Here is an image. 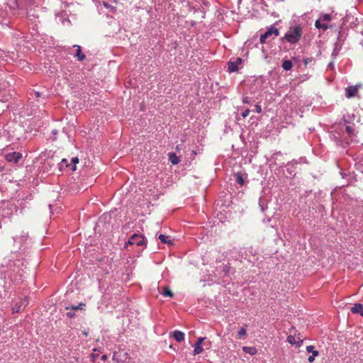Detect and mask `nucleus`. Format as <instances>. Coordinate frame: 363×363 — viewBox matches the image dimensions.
Returning <instances> with one entry per match:
<instances>
[{
	"mask_svg": "<svg viewBox=\"0 0 363 363\" xmlns=\"http://www.w3.org/2000/svg\"><path fill=\"white\" fill-rule=\"evenodd\" d=\"M236 182L241 186L245 184L244 178L241 173L238 172L235 174Z\"/></svg>",
	"mask_w": 363,
	"mask_h": 363,
	"instance_id": "nucleus-19",
	"label": "nucleus"
},
{
	"mask_svg": "<svg viewBox=\"0 0 363 363\" xmlns=\"http://www.w3.org/2000/svg\"><path fill=\"white\" fill-rule=\"evenodd\" d=\"M162 295L165 297L172 298V297H173L174 294L168 286H164L163 292H162Z\"/></svg>",
	"mask_w": 363,
	"mask_h": 363,
	"instance_id": "nucleus-18",
	"label": "nucleus"
},
{
	"mask_svg": "<svg viewBox=\"0 0 363 363\" xmlns=\"http://www.w3.org/2000/svg\"><path fill=\"white\" fill-rule=\"evenodd\" d=\"M319 352H313V354L311 355L308 357V362H313L314 360H315V357H317L318 355Z\"/></svg>",
	"mask_w": 363,
	"mask_h": 363,
	"instance_id": "nucleus-29",
	"label": "nucleus"
},
{
	"mask_svg": "<svg viewBox=\"0 0 363 363\" xmlns=\"http://www.w3.org/2000/svg\"><path fill=\"white\" fill-rule=\"evenodd\" d=\"M255 111L257 113H261L262 112V108H261V106L258 105V104H256L255 106Z\"/></svg>",
	"mask_w": 363,
	"mask_h": 363,
	"instance_id": "nucleus-36",
	"label": "nucleus"
},
{
	"mask_svg": "<svg viewBox=\"0 0 363 363\" xmlns=\"http://www.w3.org/2000/svg\"><path fill=\"white\" fill-rule=\"evenodd\" d=\"M287 342L291 345H294L296 342V337L290 335L287 337Z\"/></svg>",
	"mask_w": 363,
	"mask_h": 363,
	"instance_id": "nucleus-27",
	"label": "nucleus"
},
{
	"mask_svg": "<svg viewBox=\"0 0 363 363\" xmlns=\"http://www.w3.org/2000/svg\"><path fill=\"white\" fill-rule=\"evenodd\" d=\"M84 334L86 336H87V335H88V333H86V332H84Z\"/></svg>",
	"mask_w": 363,
	"mask_h": 363,
	"instance_id": "nucleus-46",
	"label": "nucleus"
},
{
	"mask_svg": "<svg viewBox=\"0 0 363 363\" xmlns=\"http://www.w3.org/2000/svg\"><path fill=\"white\" fill-rule=\"evenodd\" d=\"M169 160L171 162L172 164H177L180 160L177 156V155L174 152H169L168 153Z\"/></svg>",
	"mask_w": 363,
	"mask_h": 363,
	"instance_id": "nucleus-16",
	"label": "nucleus"
},
{
	"mask_svg": "<svg viewBox=\"0 0 363 363\" xmlns=\"http://www.w3.org/2000/svg\"><path fill=\"white\" fill-rule=\"evenodd\" d=\"M107 359V356L106 354H104L102 357H101V359L105 361L106 359Z\"/></svg>",
	"mask_w": 363,
	"mask_h": 363,
	"instance_id": "nucleus-45",
	"label": "nucleus"
},
{
	"mask_svg": "<svg viewBox=\"0 0 363 363\" xmlns=\"http://www.w3.org/2000/svg\"><path fill=\"white\" fill-rule=\"evenodd\" d=\"M296 344L298 347H301L303 345V340L298 338V340L296 341Z\"/></svg>",
	"mask_w": 363,
	"mask_h": 363,
	"instance_id": "nucleus-40",
	"label": "nucleus"
},
{
	"mask_svg": "<svg viewBox=\"0 0 363 363\" xmlns=\"http://www.w3.org/2000/svg\"><path fill=\"white\" fill-rule=\"evenodd\" d=\"M16 57V54L13 52H6L0 49V59L4 61L9 62L13 61Z\"/></svg>",
	"mask_w": 363,
	"mask_h": 363,
	"instance_id": "nucleus-6",
	"label": "nucleus"
},
{
	"mask_svg": "<svg viewBox=\"0 0 363 363\" xmlns=\"http://www.w3.org/2000/svg\"><path fill=\"white\" fill-rule=\"evenodd\" d=\"M177 342H182L184 340V333L179 330H175L169 334Z\"/></svg>",
	"mask_w": 363,
	"mask_h": 363,
	"instance_id": "nucleus-12",
	"label": "nucleus"
},
{
	"mask_svg": "<svg viewBox=\"0 0 363 363\" xmlns=\"http://www.w3.org/2000/svg\"><path fill=\"white\" fill-rule=\"evenodd\" d=\"M279 35V30L272 26H270L268 30L262 35H261L259 41L262 44H264L267 42V40L272 38V39H274L276 37H277Z\"/></svg>",
	"mask_w": 363,
	"mask_h": 363,
	"instance_id": "nucleus-3",
	"label": "nucleus"
},
{
	"mask_svg": "<svg viewBox=\"0 0 363 363\" xmlns=\"http://www.w3.org/2000/svg\"><path fill=\"white\" fill-rule=\"evenodd\" d=\"M203 350V348L202 345H199V344H195L194 345V355H197L201 354Z\"/></svg>",
	"mask_w": 363,
	"mask_h": 363,
	"instance_id": "nucleus-22",
	"label": "nucleus"
},
{
	"mask_svg": "<svg viewBox=\"0 0 363 363\" xmlns=\"http://www.w3.org/2000/svg\"><path fill=\"white\" fill-rule=\"evenodd\" d=\"M35 95L36 98H38L40 96L41 94L39 91H35Z\"/></svg>",
	"mask_w": 363,
	"mask_h": 363,
	"instance_id": "nucleus-43",
	"label": "nucleus"
},
{
	"mask_svg": "<svg viewBox=\"0 0 363 363\" xmlns=\"http://www.w3.org/2000/svg\"><path fill=\"white\" fill-rule=\"evenodd\" d=\"M242 60L240 57L237 58L235 61H230L228 65V69L230 72H236L238 69V66L241 65Z\"/></svg>",
	"mask_w": 363,
	"mask_h": 363,
	"instance_id": "nucleus-7",
	"label": "nucleus"
},
{
	"mask_svg": "<svg viewBox=\"0 0 363 363\" xmlns=\"http://www.w3.org/2000/svg\"><path fill=\"white\" fill-rule=\"evenodd\" d=\"M242 349H243L244 352H245L246 353L250 354L252 355L255 354L257 353L256 348L253 347L245 346Z\"/></svg>",
	"mask_w": 363,
	"mask_h": 363,
	"instance_id": "nucleus-20",
	"label": "nucleus"
},
{
	"mask_svg": "<svg viewBox=\"0 0 363 363\" xmlns=\"http://www.w3.org/2000/svg\"><path fill=\"white\" fill-rule=\"evenodd\" d=\"M1 23H2V25H3V26H4V25H5V26H6L11 27V26H10V21H5V22H2Z\"/></svg>",
	"mask_w": 363,
	"mask_h": 363,
	"instance_id": "nucleus-41",
	"label": "nucleus"
},
{
	"mask_svg": "<svg viewBox=\"0 0 363 363\" xmlns=\"http://www.w3.org/2000/svg\"><path fill=\"white\" fill-rule=\"evenodd\" d=\"M246 333L245 328H241L238 333V339H243L246 336Z\"/></svg>",
	"mask_w": 363,
	"mask_h": 363,
	"instance_id": "nucleus-25",
	"label": "nucleus"
},
{
	"mask_svg": "<svg viewBox=\"0 0 363 363\" xmlns=\"http://www.w3.org/2000/svg\"><path fill=\"white\" fill-rule=\"evenodd\" d=\"M332 19L330 14L325 13L321 16L320 20L323 21H330Z\"/></svg>",
	"mask_w": 363,
	"mask_h": 363,
	"instance_id": "nucleus-26",
	"label": "nucleus"
},
{
	"mask_svg": "<svg viewBox=\"0 0 363 363\" xmlns=\"http://www.w3.org/2000/svg\"><path fill=\"white\" fill-rule=\"evenodd\" d=\"M346 131L350 135H352L354 134V130L349 125L346 126Z\"/></svg>",
	"mask_w": 363,
	"mask_h": 363,
	"instance_id": "nucleus-31",
	"label": "nucleus"
},
{
	"mask_svg": "<svg viewBox=\"0 0 363 363\" xmlns=\"http://www.w3.org/2000/svg\"><path fill=\"white\" fill-rule=\"evenodd\" d=\"M130 238L132 243L137 246H142L145 243V238L138 234H133Z\"/></svg>",
	"mask_w": 363,
	"mask_h": 363,
	"instance_id": "nucleus-9",
	"label": "nucleus"
},
{
	"mask_svg": "<svg viewBox=\"0 0 363 363\" xmlns=\"http://www.w3.org/2000/svg\"><path fill=\"white\" fill-rule=\"evenodd\" d=\"M52 133L55 134L57 133V130H53Z\"/></svg>",
	"mask_w": 363,
	"mask_h": 363,
	"instance_id": "nucleus-47",
	"label": "nucleus"
},
{
	"mask_svg": "<svg viewBox=\"0 0 363 363\" xmlns=\"http://www.w3.org/2000/svg\"><path fill=\"white\" fill-rule=\"evenodd\" d=\"M103 6L106 8L107 9H109L110 11L114 13L116 11V9L115 6L109 4L108 1H103L102 3Z\"/></svg>",
	"mask_w": 363,
	"mask_h": 363,
	"instance_id": "nucleus-23",
	"label": "nucleus"
},
{
	"mask_svg": "<svg viewBox=\"0 0 363 363\" xmlns=\"http://www.w3.org/2000/svg\"><path fill=\"white\" fill-rule=\"evenodd\" d=\"M205 340L206 337H199L195 344H199V345H202Z\"/></svg>",
	"mask_w": 363,
	"mask_h": 363,
	"instance_id": "nucleus-33",
	"label": "nucleus"
},
{
	"mask_svg": "<svg viewBox=\"0 0 363 363\" xmlns=\"http://www.w3.org/2000/svg\"><path fill=\"white\" fill-rule=\"evenodd\" d=\"M35 2V0H12V4L11 7L13 9H23L26 6L33 5Z\"/></svg>",
	"mask_w": 363,
	"mask_h": 363,
	"instance_id": "nucleus-4",
	"label": "nucleus"
},
{
	"mask_svg": "<svg viewBox=\"0 0 363 363\" xmlns=\"http://www.w3.org/2000/svg\"><path fill=\"white\" fill-rule=\"evenodd\" d=\"M98 357H99V354H97L92 353L91 354V358L93 362H95Z\"/></svg>",
	"mask_w": 363,
	"mask_h": 363,
	"instance_id": "nucleus-35",
	"label": "nucleus"
},
{
	"mask_svg": "<svg viewBox=\"0 0 363 363\" xmlns=\"http://www.w3.org/2000/svg\"><path fill=\"white\" fill-rule=\"evenodd\" d=\"M128 245H133V244L132 243L130 238L128 239V240L126 242H125V246L124 247L125 248H127Z\"/></svg>",
	"mask_w": 363,
	"mask_h": 363,
	"instance_id": "nucleus-38",
	"label": "nucleus"
},
{
	"mask_svg": "<svg viewBox=\"0 0 363 363\" xmlns=\"http://www.w3.org/2000/svg\"><path fill=\"white\" fill-rule=\"evenodd\" d=\"M19 262V260H9L6 266L2 264L0 267V272L4 273V279L8 277L9 279H11V281H16L17 276H22L23 269L20 268L18 264Z\"/></svg>",
	"mask_w": 363,
	"mask_h": 363,
	"instance_id": "nucleus-1",
	"label": "nucleus"
},
{
	"mask_svg": "<svg viewBox=\"0 0 363 363\" xmlns=\"http://www.w3.org/2000/svg\"><path fill=\"white\" fill-rule=\"evenodd\" d=\"M5 157L9 162L16 164L22 159L23 155L19 152H11L7 153Z\"/></svg>",
	"mask_w": 363,
	"mask_h": 363,
	"instance_id": "nucleus-5",
	"label": "nucleus"
},
{
	"mask_svg": "<svg viewBox=\"0 0 363 363\" xmlns=\"http://www.w3.org/2000/svg\"><path fill=\"white\" fill-rule=\"evenodd\" d=\"M74 48H77L76 53L74 55V56L77 57L79 61H83L86 56L82 53L81 46L75 45H74Z\"/></svg>",
	"mask_w": 363,
	"mask_h": 363,
	"instance_id": "nucleus-13",
	"label": "nucleus"
},
{
	"mask_svg": "<svg viewBox=\"0 0 363 363\" xmlns=\"http://www.w3.org/2000/svg\"><path fill=\"white\" fill-rule=\"evenodd\" d=\"M292 66L293 65L291 61L289 60H284L282 63V67L285 70H290L292 68Z\"/></svg>",
	"mask_w": 363,
	"mask_h": 363,
	"instance_id": "nucleus-21",
	"label": "nucleus"
},
{
	"mask_svg": "<svg viewBox=\"0 0 363 363\" xmlns=\"http://www.w3.org/2000/svg\"><path fill=\"white\" fill-rule=\"evenodd\" d=\"M312 62V58H306L303 60V62L306 65Z\"/></svg>",
	"mask_w": 363,
	"mask_h": 363,
	"instance_id": "nucleus-39",
	"label": "nucleus"
},
{
	"mask_svg": "<svg viewBox=\"0 0 363 363\" xmlns=\"http://www.w3.org/2000/svg\"><path fill=\"white\" fill-rule=\"evenodd\" d=\"M306 352L308 353H312V354H313V352H318V351L314 350V347L313 345H308L306 347Z\"/></svg>",
	"mask_w": 363,
	"mask_h": 363,
	"instance_id": "nucleus-30",
	"label": "nucleus"
},
{
	"mask_svg": "<svg viewBox=\"0 0 363 363\" xmlns=\"http://www.w3.org/2000/svg\"><path fill=\"white\" fill-rule=\"evenodd\" d=\"M21 310V306L20 305H18V304H16L13 308H12V313H19Z\"/></svg>",
	"mask_w": 363,
	"mask_h": 363,
	"instance_id": "nucleus-28",
	"label": "nucleus"
},
{
	"mask_svg": "<svg viewBox=\"0 0 363 363\" xmlns=\"http://www.w3.org/2000/svg\"><path fill=\"white\" fill-rule=\"evenodd\" d=\"M204 345L205 346H210L211 345V342L210 341H207V342H204Z\"/></svg>",
	"mask_w": 363,
	"mask_h": 363,
	"instance_id": "nucleus-44",
	"label": "nucleus"
},
{
	"mask_svg": "<svg viewBox=\"0 0 363 363\" xmlns=\"http://www.w3.org/2000/svg\"><path fill=\"white\" fill-rule=\"evenodd\" d=\"M205 340L206 337H199L195 344H199V345H202Z\"/></svg>",
	"mask_w": 363,
	"mask_h": 363,
	"instance_id": "nucleus-34",
	"label": "nucleus"
},
{
	"mask_svg": "<svg viewBox=\"0 0 363 363\" xmlns=\"http://www.w3.org/2000/svg\"><path fill=\"white\" fill-rule=\"evenodd\" d=\"M242 101H243V103H245V104L250 103V100H249L248 97L244 98Z\"/></svg>",
	"mask_w": 363,
	"mask_h": 363,
	"instance_id": "nucleus-42",
	"label": "nucleus"
},
{
	"mask_svg": "<svg viewBox=\"0 0 363 363\" xmlns=\"http://www.w3.org/2000/svg\"><path fill=\"white\" fill-rule=\"evenodd\" d=\"M79 162V159L78 157H72V160H71V165H72V167H71V171L72 172H74L77 169L76 167V164H77Z\"/></svg>",
	"mask_w": 363,
	"mask_h": 363,
	"instance_id": "nucleus-24",
	"label": "nucleus"
},
{
	"mask_svg": "<svg viewBox=\"0 0 363 363\" xmlns=\"http://www.w3.org/2000/svg\"><path fill=\"white\" fill-rule=\"evenodd\" d=\"M353 313H359L363 316V305L362 303H355L351 308Z\"/></svg>",
	"mask_w": 363,
	"mask_h": 363,
	"instance_id": "nucleus-14",
	"label": "nucleus"
},
{
	"mask_svg": "<svg viewBox=\"0 0 363 363\" xmlns=\"http://www.w3.org/2000/svg\"><path fill=\"white\" fill-rule=\"evenodd\" d=\"M67 316L69 318H73L75 317V313L73 311H70L66 313Z\"/></svg>",
	"mask_w": 363,
	"mask_h": 363,
	"instance_id": "nucleus-32",
	"label": "nucleus"
},
{
	"mask_svg": "<svg viewBox=\"0 0 363 363\" xmlns=\"http://www.w3.org/2000/svg\"><path fill=\"white\" fill-rule=\"evenodd\" d=\"M175 240L170 235H166L160 233V243L167 244L169 247L174 245Z\"/></svg>",
	"mask_w": 363,
	"mask_h": 363,
	"instance_id": "nucleus-8",
	"label": "nucleus"
},
{
	"mask_svg": "<svg viewBox=\"0 0 363 363\" xmlns=\"http://www.w3.org/2000/svg\"><path fill=\"white\" fill-rule=\"evenodd\" d=\"M249 113H250V110L246 109L244 112L242 113V116L243 118H246L247 116H248Z\"/></svg>",
	"mask_w": 363,
	"mask_h": 363,
	"instance_id": "nucleus-37",
	"label": "nucleus"
},
{
	"mask_svg": "<svg viewBox=\"0 0 363 363\" xmlns=\"http://www.w3.org/2000/svg\"><path fill=\"white\" fill-rule=\"evenodd\" d=\"M358 87L357 86H350L346 89V97L352 98L357 95Z\"/></svg>",
	"mask_w": 363,
	"mask_h": 363,
	"instance_id": "nucleus-11",
	"label": "nucleus"
},
{
	"mask_svg": "<svg viewBox=\"0 0 363 363\" xmlns=\"http://www.w3.org/2000/svg\"><path fill=\"white\" fill-rule=\"evenodd\" d=\"M302 35V28L301 26H297L291 28L290 30L285 34L284 39L291 43L294 44L299 41Z\"/></svg>",
	"mask_w": 363,
	"mask_h": 363,
	"instance_id": "nucleus-2",
	"label": "nucleus"
},
{
	"mask_svg": "<svg viewBox=\"0 0 363 363\" xmlns=\"http://www.w3.org/2000/svg\"><path fill=\"white\" fill-rule=\"evenodd\" d=\"M85 303H80L79 305L74 306V305H69L65 306V310H72L73 311H77V310H83L85 307Z\"/></svg>",
	"mask_w": 363,
	"mask_h": 363,
	"instance_id": "nucleus-15",
	"label": "nucleus"
},
{
	"mask_svg": "<svg viewBox=\"0 0 363 363\" xmlns=\"http://www.w3.org/2000/svg\"><path fill=\"white\" fill-rule=\"evenodd\" d=\"M60 172L71 169L72 165L68 162L67 159H62L60 162L57 164Z\"/></svg>",
	"mask_w": 363,
	"mask_h": 363,
	"instance_id": "nucleus-10",
	"label": "nucleus"
},
{
	"mask_svg": "<svg viewBox=\"0 0 363 363\" xmlns=\"http://www.w3.org/2000/svg\"><path fill=\"white\" fill-rule=\"evenodd\" d=\"M320 19L316 20L315 22V26L317 28L323 29V30H326L328 28V26L325 23H322Z\"/></svg>",
	"mask_w": 363,
	"mask_h": 363,
	"instance_id": "nucleus-17",
	"label": "nucleus"
}]
</instances>
